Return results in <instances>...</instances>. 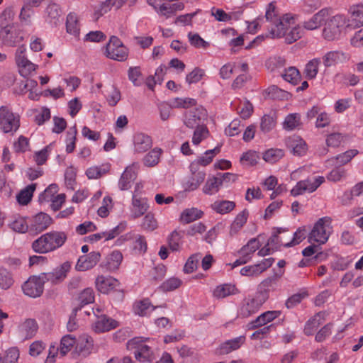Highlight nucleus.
I'll return each instance as SVG.
<instances>
[{
  "label": "nucleus",
  "instance_id": "1",
  "mask_svg": "<svg viewBox=\"0 0 363 363\" xmlns=\"http://www.w3.org/2000/svg\"><path fill=\"white\" fill-rule=\"evenodd\" d=\"M291 21H293L292 17H289L288 14L284 15L281 21H279L275 27L270 28L269 35L271 38H280L284 37L285 42L288 44H291L300 39L303 35V29L299 26L291 28Z\"/></svg>",
  "mask_w": 363,
  "mask_h": 363
},
{
  "label": "nucleus",
  "instance_id": "2",
  "mask_svg": "<svg viewBox=\"0 0 363 363\" xmlns=\"http://www.w3.org/2000/svg\"><path fill=\"white\" fill-rule=\"evenodd\" d=\"M67 239V235L66 233L62 231H51L35 240L32 244V247L38 253H47L62 247Z\"/></svg>",
  "mask_w": 363,
  "mask_h": 363
},
{
  "label": "nucleus",
  "instance_id": "3",
  "mask_svg": "<svg viewBox=\"0 0 363 363\" xmlns=\"http://www.w3.org/2000/svg\"><path fill=\"white\" fill-rule=\"evenodd\" d=\"M331 229V218L330 217L320 218L308 235V242H317L319 245L325 243L328 240Z\"/></svg>",
  "mask_w": 363,
  "mask_h": 363
},
{
  "label": "nucleus",
  "instance_id": "4",
  "mask_svg": "<svg viewBox=\"0 0 363 363\" xmlns=\"http://www.w3.org/2000/svg\"><path fill=\"white\" fill-rule=\"evenodd\" d=\"M129 350H135L134 355L137 360L143 363H152L155 359V354L151 348L143 343L140 337H135L127 342Z\"/></svg>",
  "mask_w": 363,
  "mask_h": 363
},
{
  "label": "nucleus",
  "instance_id": "5",
  "mask_svg": "<svg viewBox=\"0 0 363 363\" xmlns=\"http://www.w3.org/2000/svg\"><path fill=\"white\" fill-rule=\"evenodd\" d=\"M20 127V116L7 106L0 107V130L4 133H13Z\"/></svg>",
  "mask_w": 363,
  "mask_h": 363
},
{
  "label": "nucleus",
  "instance_id": "6",
  "mask_svg": "<svg viewBox=\"0 0 363 363\" xmlns=\"http://www.w3.org/2000/svg\"><path fill=\"white\" fill-rule=\"evenodd\" d=\"M324 23L323 36L325 40L330 41L340 37L342 28L345 26L346 18L342 15H335Z\"/></svg>",
  "mask_w": 363,
  "mask_h": 363
},
{
  "label": "nucleus",
  "instance_id": "7",
  "mask_svg": "<svg viewBox=\"0 0 363 363\" xmlns=\"http://www.w3.org/2000/svg\"><path fill=\"white\" fill-rule=\"evenodd\" d=\"M45 282L43 273L30 277L22 285L23 294L31 298L40 296L43 293Z\"/></svg>",
  "mask_w": 363,
  "mask_h": 363
},
{
  "label": "nucleus",
  "instance_id": "8",
  "mask_svg": "<svg viewBox=\"0 0 363 363\" xmlns=\"http://www.w3.org/2000/svg\"><path fill=\"white\" fill-rule=\"evenodd\" d=\"M0 39L2 43L9 47H16L23 40L21 30H17L12 24L1 23Z\"/></svg>",
  "mask_w": 363,
  "mask_h": 363
},
{
  "label": "nucleus",
  "instance_id": "9",
  "mask_svg": "<svg viewBox=\"0 0 363 363\" xmlns=\"http://www.w3.org/2000/svg\"><path fill=\"white\" fill-rule=\"evenodd\" d=\"M106 55L110 59L123 62L128 57V50L117 37L112 36L106 45Z\"/></svg>",
  "mask_w": 363,
  "mask_h": 363
},
{
  "label": "nucleus",
  "instance_id": "10",
  "mask_svg": "<svg viewBox=\"0 0 363 363\" xmlns=\"http://www.w3.org/2000/svg\"><path fill=\"white\" fill-rule=\"evenodd\" d=\"M26 48L24 45L19 46L15 53V60L20 74L28 77L36 69V65L31 62L26 55Z\"/></svg>",
  "mask_w": 363,
  "mask_h": 363
},
{
  "label": "nucleus",
  "instance_id": "11",
  "mask_svg": "<svg viewBox=\"0 0 363 363\" xmlns=\"http://www.w3.org/2000/svg\"><path fill=\"white\" fill-rule=\"evenodd\" d=\"M206 111L201 106L193 108L185 112L184 123L189 128L201 126L200 123L206 118Z\"/></svg>",
  "mask_w": 363,
  "mask_h": 363
},
{
  "label": "nucleus",
  "instance_id": "12",
  "mask_svg": "<svg viewBox=\"0 0 363 363\" xmlns=\"http://www.w3.org/2000/svg\"><path fill=\"white\" fill-rule=\"evenodd\" d=\"M325 178L319 176L315 177L313 180L306 179L298 182L296 185L291 189V195L296 196L303 194L306 191L313 192L317 189V188L324 182Z\"/></svg>",
  "mask_w": 363,
  "mask_h": 363
},
{
  "label": "nucleus",
  "instance_id": "13",
  "mask_svg": "<svg viewBox=\"0 0 363 363\" xmlns=\"http://www.w3.org/2000/svg\"><path fill=\"white\" fill-rule=\"evenodd\" d=\"M265 301L255 295L253 298H247L243 300L239 310V315L247 318L257 313Z\"/></svg>",
  "mask_w": 363,
  "mask_h": 363
},
{
  "label": "nucleus",
  "instance_id": "14",
  "mask_svg": "<svg viewBox=\"0 0 363 363\" xmlns=\"http://www.w3.org/2000/svg\"><path fill=\"white\" fill-rule=\"evenodd\" d=\"M71 268V264L69 262H65L60 267L55 268L52 272L48 273H43L46 282L50 281L52 284H57L67 277V273Z\"/></svg>",
  "mask_w": 363,
  "mask_h": 363
},
{
  "label": "nucleus",
  "instance_id": "15",
  "mask_svg": "<svg viewBox=\"0 0 363 363\" xmlns=\"http://www.w3.org/2000/svg\"><path fill=\"white\" fill-rule=\"evenodd\" d=\"M118 325V321L106 315H103L97 317L96 321L92 325V329L94 332L101 333L115 329Z\"/></svg>",
  "mask_w": 363,
  "mask_h": 363
},
{
  "label": "nucleus",
  "instance_id": "16",
  "mask_svg": "<svg viewBox=\"0 0 363 363\" xmlns=\"http://www.w3.org/2000/svg\"><path fill=\"white\" fill-rule=\"evenodd\" d=\"M101 254L99 252H91L86 255H82L78 259L76 269L84 272L93 268L99 261Z\"/></svg>",
  "mask_w": 363,
  "mask_h": 363
},
{
  "label": "nucleus",
  "instance_id": "17",
  "mask_svg": "<svg viewBox=\"0 0 363 363\" xmlns=\"http://www.w3.org/2000/svg\"><path fill=\"white\" fill-rule=\"evenodd\" d=\"M134 152L141 154L150 150L152 146V140L149 135L138 133L133 137Z\"/></svg>",
  "mask_w": 363,
  "mask_h": 363
},
{
  "label": "nucleus",
  "instance_id": "18",
  "mask_svg": "<svg viewBox=\"0 0 363 363\" xmlns=\"http://www.w3.org/2000/svg\"><path fill=\"white\" fill-rule=\"evenodd\" d=\"M329 10L323 9L314 14L310 19L304 21L303 27L308 30H315L320 28L322 24L328 18Z\"/></svg>",
  "mask_w": 363,
  "mask_h": 363
},
{
  "label": "nucleus",
  "instance_id": "19",
  "mask_svg": "<svg viewBox=\"0 0 363 363\" xmlns=\"http://www.w3.org/2000/svg\"><path fill=\"white\" fill-rule=\"evenodd\" d=\"M286 144L291 152L296 156H302L306 154L307 145L306 142L298 136L289 138Z\"/></svg>",
  "mask_w": 363,
  "mask_h": 363
},
{
  "label": "nucleus",
  "instance_id": "20",
  "mask_svg": "<svg viewBox=\"0 0 363 363\" xmlns=\"http://www.w3.org/2000/svg\"><path fill=\"white\" fill-rule=\"evenodd\" d=\"M277 282L276 275L266 278L258 285L256 295L266 301L269 298V291L275 289Z\"/></svg>",
  "mask_w": 363,
  "mask_h": 363
},
{
  "label": "nucleus",
  "instance_id": "21",
  "mask_svg": "<svg viewBox=\"0 0 363 363\" xmlns=\"http://www.w3.org/2000/svg\"><path fill=\"white\" fill-rule=\"evenodd\" d=\"M97 290L102 294H108L118 286V281L112 277L98 276L95 281Z\"/></svg>",
  "mask_w": 363,
  "mask_h": 363
},
{
  "label": "nucleus",
  "instance_id": "22",
  "mask_svg": "<svg viewBox=\"0 0 363 363\" xmlns=\"http://www.w3.org/2000/svg\"><path fill=\"white\" fill-rule=\"evenodd\" d=\"M52 218L45 213L40 212L33 218L30 230L35 233H40L47 229L52 223Z\"/></svg>",
  "mask_w": 363,
  "mask_h": 363
},
{
  "label": "nucleus",
  "instance_id": "23",
  "mask_svg": "<svg viewBox=\"0 0 363 363\" xmlns=\"http://www.w3.org/2000/svg\"><path fill=\"white\" fill-rule=\"evenodd\" d=\"M38 328V324L34 319H27L18 327L19 335L23 340L30 339L35 335Z\"/></svg>",
  "mask_w": 363,
  "mask_h": 363
},
{
  "label": "nucleus",
  "instance_id": "24",
  "mask_svg": "<svg viewBox=\"0 0 363 363\" xmlns=\"http://www.w3.org/2000/svg\"><path fill=\"white\" fill-rule=\"evenodd\" d=\"M137 177V172L135 169V164H133L127 167L122 174L118 182V186L121 190H128L131 187L132 183Z\"/></svg>",
  "mask_w": 363,
  "mask_h": 363
},
{
  "label": "nucleus",
  "instance_id": "25",
  "mask_svg": "<svg viewBox=\"0 0 363 363\" xmlns=\"http://www.w3.org/2000/svg\"><path fill=\"white\" fill-rule=\"evenodd\" d=\"M281 314L279 311H269L262 313L255 320L249 323V329L253 330L272 321Z\"/></svg>",
  "mask_w": 363,
  "mask_h": 363
},
{
  "label": "nucleus",
  "instance_id": "26",
  "mask_svg": "<svg viewBox=\"0 0 363 363\" xmlns=\"http://www.w3.org/2000/svg\"><path fill=\"white\" fill-rule=\"evenodd\" d=\"M350 14L347 26L360 27L363 26V4L352 6L349 9Z\"/></svg>",
  "mask_w": 363,
  "mask_h": 363
},
{
  "label": "nucleus",
  "instance_id": "27",
  "mask_svg": "<svg viewBox=\"0 0 363 363\" xmlns=\"http://www.w3.org/2000/svg\"><path fill=\"white\" fill-rule=\"evenodd\" d=\"M245 341V337L244 336L228 340L220 345L218 352L220 354H228L233 350L239 349Z\"/></svg>",
  "mask_w": 363,
  "mask_h": 363
},
{
  "label": "nucleus",
  "instance_id": "28",
  "mask_svg": "<svg viewBox=\"0 0 363 363\" xmlns=\"http://www.w3.org/2000/svg\"><path fill=\"white\" fill-rule=\"evenodd\" d=\"M92 347V339L87 336H84L77 342L75 352L77 353L79 356L85 357L91 353Z\"/></svg>",
  "mask_w": 363,
  "mask_h": 363
},
{
  "label": "nucleus",
  "instance_id": "29",
  "mask_svg": "<svg viewBox=\"0 0 363 363\" xmlns=\"http://www.w3.org/2000/svg\"><path fill=\"white\" fill-rule=\"evenodd\" d=\"M46 21L53 25L56 26L58 22H60L62 11L60 6L55 3L50 4L46 9Z\"/></svg>",
  "mask_w": 363,
  "mask_h": 363
},
{
  "label": "nucleus",
  "instance_id": "30",
  "mask_svg": "<svg viewBox=\"0 0 363 363\" xmlns=\"http://www.w3.org/2000/svg\"><path fill=\"white\" fill-rule=\"evenodd\" d=\"M347 59L346 55L340 51H330L327 52L323 57V61L325 67H329L339 62H342Z\"/></svg>",
  "mask_w": 363,
  "mask_h": 363
},
{
  "label": "nucleus",
  "instance_id": "31",
  "mask_svg": "<svg viewBox=\"0 0 363 363\" xmlns=\"http://www.w3.org/2000/svg\"><path fill=\"white\" fill-rule=\"evenodd\" d=\"M239 293V290L234 284H224L218 286L213 291V296L216 298H224Z\"/></svg>",
  "mask_w": 363,
  "mask_h": 363
},
{
  "label": "nucleus",
  "instance_id": "32",
  "mask_svg": "<svg viewBox=\"0 0 363 363\" xmlns=\"http://www.w3.org/2000/svg\"><path fill=\"white\" fill-rule=\"evenodd\" d=\"M357 154L358 151L357 150H349L342 154L329 159L328 162L332 165L341 167L348 163Z\"/></svg>",
  "mask_w": 363,
  "mask_h": 363
},
{
  "label": "nucleus",
  "instance_id": "33",
  "mask_svg": "<svg viewBox=\"0 0 363 363\" xmlns=\"http://www.w3.org/2000/svg\"><path fill=\"white\" fill-rule=\"evenodd\" d=\"M162 150L160 147H155L147 153L143 159V163L145 167H153L156 166L160 159Z\"/></svg>",
  "mask_w": 363,
  "mask_h": 363
},
{
  "label": "nucleus",
  "instance_id": "34",
  "mask_svg": "<svg viewBox=\"0 0 363 363\" xmlns=\"http://www.w3.org/2000/svg\"><path fill=\"white\" fill-rule=\"evenodd\" d=\"M132 213L134 218H138L143 215L148 208V205L145 199H138L136 195L133 196Z\"/></svg>",
  "mask_w": 363,
  "mask_h": 363
},
{
  "label": "nucleus",
  "instance_id": "35",
  "mask_svg": "<svg viewBox=\"0 0 363 363\" xmlns=\"http://www.w3.org/2000/svg\"><path fill=\"white\" fill-rule=\"evenodd\" d=\"M248 214V211L245 209L236 216L230 226V235L236 234L243 227L247 222Z\"/></svg>",
  "mask_w": 363,
  "mask_h": 363
},
{
  "label": "nucleus",
  "instance_id": "36",
  "mask_svg": "<svg viewBox=\"0 0 363 363\" xmlns=\"http://www.w3.org/2000/svg\"><path fill=\"white\" fill-rule=\"evenodd\" d=\"M123 259V255L119 251H113L106 257V267L109 271L118 269Z\"/></svg>",
  "mask_w": 363,
  "mask_h": 363
},
{
  "label": "nucleus",
  "instance_id": "37",
  "mask_svg": "<svg viewBox=\"0 0 363 363\" xmlns=\"http://www.w3.org/2000/svg\"><path fill=\"white\" fill-rule=\"evenodd\" d=\"M67 32L74 36H78L79 34V24L78 17L74 13H69L67 17L66 21Z\"/></svg>",
  "mask_w": 363,
  "mask_h": 363
},
{
  "label": "nucleus",
  "instance_id": "38",
  "mask_svg": "<svg viewBox=\"0 0 363 363\" xmlns=\"http://www.w3.org/2000/svg\"><path fill=\"white\" fill-rule=\"evenodd\" d=\"M14 283L12 273L5 267H0V288L4 290L10 289Z\"/></svg>",
  "mask_w": 363,
  "mask_h": 363
},
{
  "label": "nucleus",
  "instance_id": "39",
  "mask_svg": "<svg viewBox=\"0 0 363 363\" xmlns=\"http://www.w3.org/2000/svg\"><path fill=\"white\" fill-rule=\"evenodd\" d=\"M265 18L267 21L272 23L271 28L275 27V25L278 24L279 21H282V17L281 18L279 15V12L275 6V2H271L268 4L265 13Z\"/></svg>",
  "mask_w": 363,
  "mask_h": 363
},
{
  "label": "nucleus",
  "instance_id": "40",
  "mask_svg": "<svg viewBox=\"0 0 363 363\" xmlns=\"http://www.w3.org/2000/svg\"><path fill=\"white\" fill-rule=\"evenodd\" d=\"M126 1L127 0H106L100 4L99 8L96 11V14L99 13V16H102L110 11L113 6L119 9Z\"/></svg>",
  "mask_w": 363,
  "mask_h": 363
},
{
  "label": "nucleus",
  "instance_id": "41",
  "mask_svg": "<svg viewBox=\"0 0 363 363\" xmlns=\"http://www.w3.org/2000/svg\"><path fill=\"white\" fill-rule=\"evenodd\" d=\"M301 125V116L298 113L289 114L283 123V128L286 130H293Z\"/></svg>",
  "mask_w": 363,
  "mask_h": 363
},
{
  "label": "nucleus",
  "instance_id": "42",
  "mask_svg": "<svg viewBox=\"0 0 363 363\" xmlns=\"http://www.w3.org/2000/svg\"><path fill=\"white\" fill-rule=\"evenodd\" d=\"M36 188L35 184H31L21 190L17 196V201L21 205L28 204L32 199L33 192Z\"/></svg>",
  "mask_w": 363,
  "mask_h": 363
},
{
  "label": "nucleus",
  "instance_id": "43",
  "mask_svg": "<svg viewBox=\"0 0 363 363\" xmlns=\"http://www.w3.org/2000/svg\"><path fill=\"white\" fill-rule=\"evenodd\" d=\"M220 179L218 176L209 178L203 188V191L210 195L218 192L220 186L222 185Z\"/></svg>",
  "mask_w": 363,
  "mask_h": 363
},
{
  "label": "nucleus",
  "instance_id": "44",
  "mask_svg": "<svg viewBox=\"0 0 363 363\" xmlns=\"http://www.w3.org/2000/svg\"><path fill=\"white\" fill-rule=\"evenodd\" d=\"M109 169L110 166L108 164L94 166L87 169L86 171V174L89 179H98L106 174Z\"/></svg>",
  "mask_w": 363,
  "mask_h": 363
},
{
  "label": "nucleus",
  "instance_id": "45",
  "mask_svg": "<svg viewBox=\"0 0 363 363\" xmlns=\"http://www.w3.org/2000/svg\"><path fill=\"white\" fill-rule=\"evenodd\" d=\"M155 310V307L151 306L148 299L140 301L134 305V311L135 314L140 316L147 315L150 312Z\"/></svg>",
  "mask_w": 363,
  "mask_h": 363
},
{
  "label": "nucleus",
  "instance_id": "46",
  "mask_svg": "<svg viewBox=\"0 0 363 363\" xmlns=\"http://www.w3.org/2000/svg\"><path fill=\"white\" fill-rule=\"evenodd\" d=\"M182 232H178L177 230H174L171 233V235L168 238V245L169 247L172 251L177 252L180 250L182 244Z\"/></svg>",
  "mask_w": 363,
  "mask_h": 363
},
{
  "label": "nucleus",
  "instance_id": "47",
  "mask_svg": "<svg viewBox=\"0 0 363 363\" xmlns=\"http://www.w3.org/2000/svg\"><path fill=\"white\" fill-rule=\"evenodd\" d=\"M205 176L206 174L203 172L194 173L193 176L186 182V189L188 191H194L204 181Z\"/></svg>",
  "mask_w": 363,
  "mask_h": 363
},
{
  "label": "nucleus",
  "instance_id": "48",
  "mask_svg": "<svg viewBox=\"0 0 363 363\" xmlns=\"http://www.w3.org/2000/svg\"><path fill=\"white\" fill-rule=\"evenodd\" d=\"M77 345L76 338L72 335H66L62 337L60 343V352L65 356L74 345Z\"/></svg>",
  "mask_w": 363,
  "mask_h": 363
},
{
  "label": "nucleus",
  "instance_id": "49",
  "mask_svg": "<svg viewBox=\"0 0 363 363\" xmlns=\"http://www.w3.org/2000/svg\"><path fill=\"white\" fill-rule=\"evenodd\" d=\"M134 238L133 248L138 251L140 254H143L146 252L147 245L145 238L141 235H134L133 237L131 235H126V239Z\"/></svg>",
  "mask_w": 363,
  "mask_h": 363
},
{
  "label": "nucleus",
  "instance_id": "50",
  "mask_svg": "<svg viewBox=\"0 0 363 363\" xmlns=\"http://www.w3.org/2000/svg\"><path fill=\"white\" fill-rule=\"evenodd\" d=\"M203 215V212L197 208H192L183 211L181 219L185 223H189L195 220L200 218Z\"/></svg>",
  "mask_w": 363,
  "mask_h": 363
},
{
  "label": "nucleus",
  "instance_id": "51",
  "mask_svg": "<svg viewBox=\"0 0 363 363\" xmlns=\"http://www.w3.org/2000/svg\"><path fill=\"white\" fill-rule=\"evenodd\" d=\"M320 64V60L319 58H314L306 64L305 74L308 79H314L316 77Z\"/></svg>",
  "mask_w": 363,
  "mask_h": 363
},
{
  "label": "nucleus",
  "instance_id": "52",
  "mask_svg": "<svg viewBox=\"0 0 363 363\" xmlns=\"http://www.w3.org/2000/svg\"><path fill=\"white\" fill-rule=\"evenodd\" d=\"M213 208L218 213H227L235 207V203L230 201H216L212 205Z\"/></svg>",
  "mask_w": 363,
  "mask_h": 363
},
{
  "label": "nucleus",
  "instance_id": "53",
  "mask_svg": "<svg viewBox=\"0 0 363 363\" xmlns=\"http://www.w3.org/2000/svg\"><path fill=\"white\" fill-rule=\"evenodd\" d=\"M260 247L259 241L256 238L250 239L247 245H244L239 251V255H245L248 257Z\"/></svg>",
  "mask_w": 363,
  "mask_h": 363
},
{
  "label": "nucleus",
  "instance_id": "54",
  "mask_svg": "<svg viewBox=\"0 0 363 363\" xmlns=\"http://www.w3.org/2000/svg\"><path fill=\"white\" fill-rule=\"evenodd\" d=\"M281 76L284 80L293 84H296L300 79V73L294 67H290L285 69L284 73L281 74Z\"/></svg>",
  "mask_w": 363,
  "mask_h": 363
},
{
  "label": "nucleus",
  "instance_id": "55",
  "mask_svg": "<svg viewBox=\"0 0 363 363\" xmlns=\"http://www.w3.org/2000/svg\"><path fill=\"white\" fill-rule=\"evenodd\" d=\"M284 156V152L281 149H270L263 155V159L269 163H275Z\"/></svg>",
  "mask_w": 363,
  "mask_h": 363
},
{
  "label": "nucleus",
  "instance_id": "56",
  "mask_svg": "<svg viewBox=\"0 0 363 363\" xmlns=\"http://www.w3.org/2000/svg\"><path fill=\"white\" fill-rule=\"evenodd\" d=\"M319 316L320 314L318 313L307 321L304 327V333L306 335H312L318 328V326L321 324Z\"/></svg>",
  "mask_w": 363,
  "mask_h": 363
},
{
  "label": "nucleus",
  "instance_id": "57",
  "mask_svg": "<svg viewBox=\"0 0 363 363\" xmlns=\"http://www.w3.org/2000/svg\"><path fill=\"white\" fill-rule=\"evenodd\" d=\"M77 130L75 126L72 127L67 132V138H66V152L67 153H71L74 151L75 148V142H76V136H77Z\"/></svg>",
  "mask_w": 363,
  "mask_h": 363
},
{
  "label": "nucleus",
  "instance_id": "58",
  "mask_svg": "<svg viewBox=\"0 0 363 363\" xmlns=\"http://www.w3.org/2000/svg\"><path fill=\"white\" fill-rule=\"evenodd\" d=\"M20 352L16 347H13L6 350L2 357V363H17Z\"/></svg>",
  "mask_w": 363,
  "mask_h": 363
},
{
  "label": "nucleus",
  "instance_id": "59",
  "mask_svg": "<svg viewBox=\"0 0 363 363\" xmlns=\"http://www.w3.org/2000/svg\"><path fill=\"white\" fill-rule=\"evenodd\" d=\"M208 128L204 125L196 128L192 138L193 144L198 145L203 140L208 137Z\"/></svg>",
  "mask_w": 363,
  "mask_h": 363
},
{
  "label": "nucleus",
  "instance_id": "60",
  "mask_svg": "<svg viewBox=\"0 0 363 363\" xmlns=\"http://www.w3.org/2000/svg\"><path fill=\"white\" fill-rule=\"evenodd\" d=\"M306 238V230L304 227H301L294 234V238L291 242L285 243L284 247H290L301 242Z\"/></svg>",
  "mask_w": 363,
  "mask_h": 363
},
{
  "label": "nucleus",
  "instance_id": "61",
  "mask_svg": "<svg viewBox=\"0 0 363 363\" xmlns=\"http://www.w3.org/2000/svg\"><path fill=\"white\" fill-rule=\"evenodd\" d=\"M275 125V118L272 116L266 114L261 119L260 129L263 133H267L271 131Z\"/></svg>",
  "mask_w": 363,
  "mask_h": 363
},
{
  "label": "nucleus",
  "instance_id": "62",
  "mask_svg": "<svg viewBox=\"0 0 363 363\" xmlns=\"http://www.w3.org/2000/svg\"><path fill=\"white\" fill-rule=\"evenodd\" d=\"M201 257V254L200 253L194 254L189 257L186 264H184V272L189 274L196 269Z\"/></svg>",
  "mask_w": 363,
  "mask_h": 363
},
{
  "label": "nucleus",
  "instance_id": "63",
  "mask_svg": "<svg viewBox=\"0 0 363 363\" xmlns=\"http://www.w3.org/2000/svg\"><path fill=\"white\" fill-rule=\"evenodd\" d=\"M78 300L82 305H86L94 301V292L91 288L84 289L79 295Z\"/></svg>",
  "mask_w": 363,
  "mask_h": 363
},
{
  "label": "nucleus",
  "instance_id": "64",
  "mask_svg": "<svg viewBox=\"0 0 363 363\" xmlns=\"http://www.w3.org/2000/svg\"><path fill=\"white\" fill-rule=\"evenodd\" d=\"M182 284V281L176 277H172L164 281L160 288L163 291H171L179 288Z\"/></svg>",
  "mask_w": 363,
  "mask_h": 363
}]
</instances>
